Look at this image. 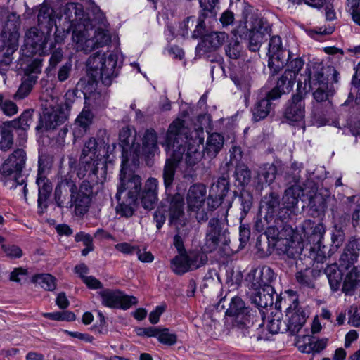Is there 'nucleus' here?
<instances>
[{
	"mask_svg": "<svg viewBox=\"0 0 360 360\" xmlns=\"http://www.w3.org/2000/svg\"><path fill=\"white\" fill-rule=\"evenodd\" d=\"M229 232L224 221L218 218H212L207 224L203 248L205 251L212 252L220 245H226L229 243Z\"/></svg>",
	"mask_w": 360,
	"mask_h": 360,
	"instance_id": "0eeeda50",
	"label": "nucleus"
},
{
	"mask_svg": "<svg viewBox=\"0 0 360 360\" xmlns=\"http://www.w3.org/2000/svg\"><path fill=\"white\" fill-rule=\"evenodd\" d=\"M64 16L70 23L68 28L77 27L79 24L85 22L86 19L89 18L84 14L82 5L80 4L68 3L64 8Z\"/></svg>",
	"mask_w": 360,
	"mask_h": 360,
	"instance_id": "2f4dec72",
	"label": "nucleus"
},
{
	"mask_svg": "<svg viewBox=\"0 0 360 360\" xmlns=\"http://www.w3.org/2000/svg\"><path fill=\"white\" fill-rule=\"evenodd\" d=\"M233 176L239 186H247L251 181L252 173L248 167L242 163H237Z\"/></svg>",
	"mask_w": 360,
	"mask_h": 360,
	"instance_id": "09e8293b",
	"label": "nucleus"
},
{
	"mask_svg": "<svg viewBox=\"0 0 360 360\" xmlns=\"http://www.w3.org/2000/svg\"><path fill=\"white\" fill-rule=\"evenodd\" d=\"M229 177L223 176L219 177L217 181L213 184L212 190L216 192V195L224 199L229 191Z\"/></svg>",
	"mask_w": 360,
	"mask_h": 360,
	"instance_id": "e2e57ef3",
	"label": "nucleus"
},
{
	"mask_svg": "<svg viewBox=\"0 0 360 360\" xmlns=\"http://www.w3.org/2000/svg\"><path fill=\"white\" fill-rule=\"evenodd\" d=\"M197 145L188 144L187 152L186 153V162L188 165L193 166L197 164L202 158V151L200 150V144L203 143V139L199 138L198 141H194Z\"/></svg>",
	"mask_w": 360,
	"mask_h": 360,
	"instance_id": "c03bdc74",
	"label": "nucleus"
},
{
	"mask_svg": "<svg viewBox=\"0 0 360 360\" xmlns=\"http://www.w3.org/2000/svg\"><path fill=\"white\" fill-rule=\"evenodd\" d=\"M158 134L153 129L145 131L143 137L142 151L145 156L150 158L158 151Z\"/></svg>",
	"mask_w": 360,
	"mask_h": 360,
	"instance_id": "e433bc0d",
	"label": "nucleus"
},
{
	"mask_svg": "<svg viewBox=\"0 0 360 360\" xmlns=\"http://www.w3.org/2000/svg\"><path fill=\"white\" fill-rule=\"evenodd\" d=\"M302 231L309 243L316 245L322 243L326 228L322 223H316L308 219L303 221Z\"/></svg>",
	"mask_w": 360,
	"mask_h": 360,
	"instance_id": "bb28decb",
	"label": "nucleus"
},
{
	"mask_svg": "<svg viewBox=\"0 0 360 360\" xmlns=\"http://www.w3.org/2000/svg\"><path fill=\"white\" fill-rule=\"evenodd\" d=\"M279 207V195L274 192H271L262 198L259 206V213L261 215L266 214V218L276 221L281 220V216H279L278 218L276 217Z\"/></svg>",
	"mask_w": 360,
	"mask_h": 360,
	"instance_id": "cd10ccee",
	"label": "nucleus"
},
{
	"mask_svg": "<svg viewBox=\"0 0 360 360\" xmlns=\"http://www.w3.org/2000/svg\"><path fill=\"white\" fill-rule=\"evenodd\" d=\"M41 160L39 159V173L37 179L38 185V207L40 209L45 210L48 207V201L52 193L53 185L51 181L46 176L41 175L42 169L41 167Z\"/></svg>",
	"mask_w": 360,
	"mask_h": 360,
	"instance_id": "393cba45",
	"label": "nucleus"
},
{
	"mask_svg": "<svg viewBox=\"0 0 360 360\" xmlns=\"http://www.w3.org/2000/svg\"><path fill=\"white\" fill-rule=\"evenodd\" d=\"M169 202V224L174 227H186L188 219L184 213V199L180 193L169 195L167 197Z\"/></svg>",
	"mask_w": 360,
	"mask_h": 360,
	"instance_id": "4468645a",
	"label": "nucleus"
},
{
	"mask_svg": "<svg viewBox=\"0 0 360 360\" xmlns=\"http://www.w3.org/2000/svg\"><path fill=\"white\" fill-rule=\"evenodd\" d=\"M326 250L327 248L322 245V243L317 245H312L310 247V257H312V259L314 261V263L316 264V268H319V264H323L324 262L327 259L326 256Z\"/></svg>",
	"mask_w": 360,
	"mask_h": 360,
	"instance_id": "6e6d98bb",
	"label": "nucleus"
},
{
	"mask_svg": "<svg viewBox=\"0 0 360 360\" xmlns=\"http://www.w3.org/2000/svg\"><path fill=\"white\" fill-rule=\"evenodd\" d=\"M358 257L356 253L351 250L347 251V248L345 247L339 259L340 267L349 270L352 266H355L354 264L357 261Z\"/></svg>",
	"mask_w": 360,
	"mask_h": 360,
	"instance_id": "13d9d810",
	"label": "nucleus"
},
{
	"mask_svg": "<svg viewBox=\"0 0 360 360\" xmlns=\"http://www.w3.org/2000/svg\"><path fill=\"white\" fill-rule=\"evenodd\" d=\"M271 316L268 318L267 328L271 333L287 332L286 321H282V314L280 311L271 312Z\"/></svg>",
	"mask_w": 360,
	"mask_h": 360,
	"instance_id": "37998d69",
	"label": "nucleus"
},
{
	"mask_svg": "<svg viewBox=\"0 0 360 360\" xmlns=\"http://www.w3.org/2000/svg\"><path fill=\"white\" fill-rule=\"evenodd\" d=\"M295 73L292 71H285L277 79L276 85L270 91H266L270 98L279 99L283 94L290 93L295 82Z\"/></svg>",
	"mask_w": 360,
	"mask_h": 360,
	"instance_id": "b1692460",
	"label": "nucleus"
},
{
	"mask_svg": "<svg viewBox=\"0 0 360 360\" xmlns=\"http://www.w3.org/2000/svg\"><path fill=\"white\" fill-rule=\"evenodd\" d=\"M265 233L268 239L275 243V245L284 246L283 249H281L288 257L295 258L300 255L302 248L299 243L292 240L293 230L290 226H285L279 231L274 224H271Z\"/></svg>",
	"mask_w": 360,
	"mask_h": 360,
	"instance_id": "423d86ee",
	"label": "nucleus"
},
{
	"mask_svg": "<svg viewBox=\"0 0 360 360\" xmlns=\"http://www.w3.org/2000/svg\"><path fill=\"white\" fill-rule=\"evenodd\" d=\"M309 206L310 208L316 212L318 214L325 212L326 209V202L323 196L321 193H314L309 198Z\"/></svg>",
	"mask_w": 360,
	"mask_h": 360,
	"instance_id": "4d7b16f0",
	"label": "nucleus"
},
{
	"mask_svg": "<svg viewBox=\"0 0 360 360\" xmlns=\"http://www.w3.org/2000/svg\"><path fill=\"white\" fill-rule=\"evenodd\" d=\"M227 39L228 34L224 32H212L204 36L198 46L204 48L205 51H215L221 46Z\"/></svg>",
	"mask_w": 360,
	"mask_h": 360,
	"instance_id": "72a5a7b5",
	"label": "nucleus"
},
{
	"mask_svg": "<svg viewBox=\"0 0 360 360\" xmlns=\"http://www.w3.org/2000/svg\"><path fill=\"white\" fill-rule=\"evenodd\" d=\"M68 117V113L62 106L51 107L46 108L43 115L40 117L39 123L36 127V130L39 131L54 129L58 125L64 123Z\"/></svg>",
	"mask_w": 360,
	"mask_h": 360,
	"instance_id": "2eb2a0df",
	"label": "nucleus"
},
{
	"mask_svg": "<svg viewBox=\"0 0 360 360\" xmlns=\"http://www.w3.org/2000/svg\"><path fill=\"white\" fill-rule=\"evenodd\" d=\"M268 54L270 77H273L289 62L291 53L283 48L280 37L274 36L269 41Z\"/></svg>",
	"mask_w": 360,
	"mask_h": 360,
	"instance_id": "1a4fd4ad",
	"label": "nucleus"
},
{
	"mask_svg": "<svg viewBox=\"0 0 360 360\" xmlns=\"http://www.w3.org/2000/svg\"><path fill=\"white\" fill-rule=\"evenodd\" d=\"M85 164L79 167L77 176L84 179L79 188L76 186V214L84 215L90 207L92 198L96 195L103 188V183L99 182L98 177V167L89 161H85Z\"/></svg>",
	"mask_w": 360,
	"mask_h": 360,
	"instance_id": "f03ea898",
	"label": "nucleus"
},
{
	"mask_svg": "<svg viewBox=\"0 0 360 360\" xmlns=\"http://www.w3.org/2000/svg\"><path fill=\"white\" fill-rule=\"evenodd\" d=\"M76 183L69 174L61 178L54 191V200L58 207L75 208L76 212L75 200Z\"/></svg>",
	"mask_w": 360,
	"mask_h": 360,
	"instance_id": "9d476101",
	"label": "nucleus"
},
{
	"mask_svg": "<svg viewBox=\"0 0 360 360\" xmlns=\"http://www.w3.org/2000/svg\"><path fill=\"white\" fill-rule=\"evenodd\" d=\"M93 28L92 22L90 19H86L85 22L79 24L73 28L72 41L77 51H84L86 53L92 51L93 44L89 38V30Z\"/></svg>",
	"mask_w": 360,
	"mask_h": 360,
	"instance_id": "f3484780",
	"label": "nucleus"
},
{
	"mask_svg": "<svg viewBox=\"0 0 360 360\" xmlns=\"http://www.w3.org/2000/svg\"><path fill=\"white\" fill-rule=\"evenodd\" d=\"M243 15L245 22L237 27L236 33L240 38H248L250 50L255 52L259 49L263 41L267 40L271 29L266 20L254 15L249 16L246 8Z\"/></svg>",
	"mask_w": 360,
	"mask_h": 360,
	"instance_id": "7ed1b4c3",
	"label": "nucleus"
},
{
	"mask_svg": "<svg viewBox=\"0 0 360 360\" xmlns=\"http://www.w3.org/2000/svg\"><path fill=\"white\" fill-rule=\"evenodd\" d=\"M243 52V46L240 42L237 40H231L225 46L226 55L231 59L237 60L238 59Z\"/></svg>",
	"mask_w": 360,
	"mask_h": 360,
	"instance_id": "69168bd1",
	"label": "nucleus"
},
{
	"mask_svg": "<svg viewBox=\"0 0 360 360\" xmlns=\"http://www.w3.org/2000/svg\"><path fill=\"white\" fill-rule=\"evenodd\" d=\"M97 148L98 143L94 138H90L87 141H86L82 151L80 157L81 160L79 167L84 165L85 164V161L94 162V164L98 167V163L94 160L97 153Z\"/></svg>",
	"mask_w": 360,
	"mask_h": 360,
	"instance_id": "a19ab883",
	"label": "nucleus"
},
{
	"mask_svg": "<svg viewBox=\"0 0 360 360\" xmlns=\"http://www.w3.org/2000/svg\"><path fill=\"white\" fill-rule=\"evenodd\" d=\"M313 272L314 271L309 269L297 272L295 276L297 283L302 288H314L315 285L313 279Z\"/></svg>",
	"mask_w": 360,
	"mask_h": 360,
	"instance_id": "052dcab7",
	"label": "nucleus"
},
{
	"mask_svg": "<svg viewBox=\"0 0 360 360\" xmlns=\"http://www.w3.org/2000/svg\"><path fill=\"white\" fill-rule=\"evenodd\" d=\"M20 23V15L15 13H9L1 35L0 43H8L18 46Z\"/></svg>",
	"mask_w": 360,
	"mask_h": 360,
	"instance_id": "aec40b11",
	"label": "nucleus"
},
{
	"mask_svg": "<svg viewBox=\"0 0 360 360\" xmlns=\"http://www.w3.org/2000/svg\"><path fill=\"white\" fill-rule=\"evenodd\" d=\"M120 185L115 195L116 200L119 202L121 200V194L127 191V198L132 202H137L141 189V179L134 173L127 174L122 167L120 174Z\"/></svg>",
	"mask_w": 360,
	"mask_h": 360,
	"instance_id": "ddd939ff",
	"label": "nucleus"
},
{
	"mask_svg": "<svg viewBox=\"0 0 360 360\" xmlns=\"http://www.w3.org/2000/svg\"><path fill=\"white\" fill-rule=\"evenodd\" d=\"M277 168L274 164H265L259 167L257 173L259 184H271L276 178Z\"/></svg>",
	"mask_w": 360,
	"mask_h": 360,
	"instance_id": "a18cd8bd",
	"label": "nucleus"
},
{
	"mask_svg": "<svg viewBox=\"0 0 360 360\" xmlns=\"http://www.w3.org/2000/svg\"><path fill=\"white\" fill-rule=\"evenodd\" d=\"M207 194L206 187L202 184H194L187 193V203L190 210L197 211L204 205Z\"/></svg>",
	"mask_w": 360,
	"mask_h": 360,
	"instance_id": "c756f323",
	"label": "nucleus"
},
{
	"mask_svg": "<svg viewBox=\"0 0 360 360\" xmlns=\"http://www.w3.org/2000/svg\"><path fill=\"white\" fill-rule=\"evenodd\" d=\"M300 181V176L295 174L293 176L294 184L285 189L283 196V204L288 210L294 209L302 197H304V190L297 183Z\"/></svg>",
	"mask_w": 360,
	"mask_h": 360,
	"instance_id": "7c9ffc66",
	"label": "nucleus"
},
{
	"mask_svg": "<svg viewBox=\"0 0 360 360\" xmlns=\"http://www.w3.org/2000/svg\"><path fill=\"white\" fill-rule=\"evenodd\" d=\"M239 200L241 205V213L240 219H244L252 206L253 196L247 190H243L240 192Z\"/></svg>",
	"mask_w": 360,
	"mask_h": 360,
	"instance_id": "bf43d9fd",
	"label": "nucleus"
},
{
	"mask_svg": "<svg viewBox=\"0 0 360 360\" xmlns=\"http://www.w3.org/2000/svg\"><path fill=\"white\" fill-rule=\"evenodd\" d=\"M346 271L347 273L343 279L342 291L346 295H351L360 285V270L358 266H352Z\"/></svg>",
	"mask_w": 360,
	"mask_h": 360,
	"instance_id": "f704fd0d",
	"label": "nucleus"
},
{
	"mask_svg": "<svg viewBox=\"0 0 360 360\" xmlns=\"http://www.w3.org/2000/svg\"><path fill=\"white\" fill-rule=\"evenodd\" d=\"M159 181L156 178L149 177L145 181L139 197L143 207L147 210H153L158 201Z\"/></svg>",
	"mask_w": 360,
	"mask_h": 360,
	"instance_id": "a211bd4d",
	"label": "nucleus"
},
{
	"mask_svg": "<svg viewBox=\"0 0 360 360\" xmlns=\"http://www.w3.org/2000/svg\"><path fill=\"white\" fill-rule=\"evenodd\" d=\"M309 86L312 89H316L313 93V96L316 102L321 103L328 101L329 104H331L329 98L333 95V91L328 89V84H317L312 87L310 85Z\"/></svg>",
	"mask_w": 360,
	"mask_h": 360,
	"instance_id": "5fc2aeb1",
	"label": "nucleus"
},
{
	"mask_svg": "<svg viewBox=\"0 0 360 360\" xmlns=\"http://www.w3.org/2000/svg\"><path fill=\"white\" fill-rule=\"evenodd\" d=\"M137 202H131L129 198L125 201L119 202V205L116 207L117 213L125 217H131L134 213V207L136 206Z\"/></svg>",
	"mask_w": 360,
	"mask_h": 360,
	"instance_id": "338daca9",
	"label": "nucleus"
},
{
	"mask_svg": "<svg viewBox=\"0 0 360 360\" xmlns=\"http://www.w3.org/2000/svg\"><path fill=\"white\" fill-rule=\"evenodd\" d=\"M53 13V11L51 7L46 5H42L39 8L37 15L39 25L44 26L51 30L55 23Z\"/></svg>",
	"mask_w": 360,
	"mask_h": 360,
	"instance_id": "8fccbe9b",
	"label": "nucleus"
},
{
	"mask_svg": "<svg viewBox=\"0 0 360 360\" xmlns=\"http://www.w3.org/2000/svg\"><path fill=\"white\" fill-rule=\"evenodd\" d=\"M120 141L124 150H134L136 152L139 149V143H136V131L129 127H124L120 132Z\"/></svg>",
	"mask_w": 360,
	"mask_h": 360,
	"instance_id": "ea45409f",
	"label": "nucleus"
},
{
	"mask_svg": "<svg viewBox=\"0 0 360 360\" xmlns=\"http://www.w3.org/2000/svg\"><path fill=\"white\" fill-rule=\"evenodd\" d=\"M352 87L351 89L350 93L349 94L348 98L345 101L343 105H349L350 102L354 101V94H356L355 103L356 104L360 103V77L354 75L352 80Z\"/></svg>",
	"mask_w": 360,
	"mask_h": 360,
	"instance_id": "0e129e2a",
	"label": "nucleus"
},
{
	"mask_svg": "<svg viewBox=\"0 0 360 360\" xmlns=\"http://www.w3.org/2000/svg\"><path fill=\"white\" fill-rule=\"evenodd\" d=\"M91 41H92V51H94L108 45L111 42V36L108 30L98 28L95 30L94 36L91 37Z\"/></svg>",
	"mask_w": 360,
	"mask_h": 360,
	"instance_id": "3c124183",
	"label": "nucleus"
},
{
	"mask_svg": "<svg viewBox=\"0 0 360 360\" xmlns=\"http://www.w3.org/2000/svg\"><path fill=\"white\" fill-rule=\"evenodd\" d=\"M32 282L38 283L45 290L53 291L56 288V278L49 274L34 275L32 278Z\"/></svg>",
	"mask_w": 360,
	"mask_h": 360,
	"instance_id": "864d4df0",
	"label": "nucleus"
},
{
	"mask_svg": "<svg viewBox=\"0 0 360 360\" xmlns=\"http://www.w3.org/2000/svg\"><path fill=\"white\" fill-rule=\"evenodd\" d=\"M235 85L243 92L245 100L249 98L252 79L249 74H242L232 78Z\"/></svg>",
	"mask_w": 360,
	"mask_h": 360,
	"instance_id": "603ef678",
	"label": "nucleus"
},
{
	"mask_svg": "<svg viewBox=\"0 0 360 360\" xmlns=\"http://www.w3.org/2000/svg\"><path fill=\"white\" fill-rule=\"evenodd\" d=\"M117 56L110 53L106 57L105 53L96 52L89 56L86 63L88 74L95 82L101 80L105 86L111 84L112 79L116 77Z\"/></svg>",
	"mask_w": 360,
	"mask_h": 360,
	"instance_id": "39448f33",
	"label": "nucleus"
},
{
	"mask_svg": "<svg viewBox=\"0 0 360 360\" xmlns=\"http://www.w3.org/2000/svg\"><path fill=\"white\" fill-rule=\"evenodd\" d=\"M342 268L338 267L337 264L328 265L324 269V274L326 275L330 288L333 291H337L342 286L343 273Z\"/></svg>",
	"mask_w": 360,
	"mask_h": 360,
	"instance_id": "4c0bfd02",
	"label": "nucleus"
},
{
	"mask_svg": "<svg viewBox=\"0 0 360 360\" xmlns=\"http://www.w3.org/2000/svg\"><path fill=\"white\" fill-rule=\"evenodd\" d=\"M299 349L303 353H319L324 349L327 345V339L315 340L311 335H303L297 340Z\"/></svg>",
	"mask_w": 360,
	"mask_h": 360,
	"instance_id": "473e14b6",
	"label": "nucleus"
},
{
	"mask_svg": "<svg viewBox=\"0 0 360 360\" xmlns=\"http://www.w3.org/2000/svg\"><path fill=\"white\" fill-rule=\"evenodd\" d=\"M176 233L174 236L173 245L176 248L179 254L186 253L184 248L183 237L186 236L189 233V229L187 227H174Z\"/></svg>",
	"mask_w": 360,
	"mask_h": 360,
	"instance_id": "680f3d73",
	"label": "nucleus"
},
{
	"mask_svg": "<svg viewBox=\"0 0 360 360\" xmlns=\"http://www.w3.org/2000/svg\"><path fill=\"white\" fill-rule=\"evenodd\" d=\"M101 304L110 309H122L127 310L137 304L136 297L125 295L119 290L104 289L98 292Z\"/></svg>",
	"mask_w": 360,
	"mask_h": 360,
	"instance_id": "f8f14e48",
	"label": "nucleus"
},
{
	"mask_svg": "<svg viewBox=\"0 0 360 360\" xmlns=\"http://www.w3.org/2000/svg\"><path fill=\"white\" fill-rule=\"evenodd\" d=\"M27 155L22 148H16L8 155L0 167V180L5 186L15 189L25 184L22 172L25 167Z\"/></svg>",
	"mask_w": 360,
	"mask_h": 360,
	"instance_id": "20e7f679",
	"label": "nucleus"
},
{
	"mask_svg": "<svg viewBox=\"0 0 360 360\" xmlns=\"http://www.w3.org/2000/svg\"><path fill=\"white\" fill-rule=\"evenodd\" d=\"M171 269L177 275H183L191 271V266L188 264V254H179L171 260Z\"/></svg>",
	"mask_w": 360,
	"mask_h": 360,
	"instance_id": "49530a36",
	"label": "nucleus"
},
{
	"mask_svg": "<svg viewBox=\"0 0 360 360\" xmlns=\"http://www.w3.org/2000/svg\"><path fill=\"white\" fill-rule=\"evenodd\" d=\"M27 74L22 78V83L15 94L16 99H23L28 96L32 91L34 84L37 79V74L41 72V65L39 62H33L27 68Z\"/></svg>",
	"mask_w": 360,
	"mask_h": 360,
	"instance_id": "412c9836",
	"label": "nucleus"
},
{
	"mask_svg": "<svg viewBox=\"0 0 360 360\" xmlns=\"http://www.w3.org/2000/svg\"><path fill=\"white\" fill-rule=\"evenodd\" d=\"M305 104L302 94H296L288 101L284 110V117L289 121L300 122L304 117Z\"/></svg>",
	"mask_w": 360,
	"mask_h": 360,
	"instance_id": "4be33fe9",
	"label": "nucleus"
},
{
	"mask_svg": "<svg viewBox=\"0 0 360 360\" xmlns=\"http://www.w3.org/2000/svg\"><path fill=\"white\" fill-rule=\"evenodd\" d=\"M48 37L36 27L27 30L25 34V45L32 49L31 53L44 52Z\"/></svg>",
	"mask_w": 360,
	"mask_h": 360,
	"instance_id": "a878e982",
	"label": "nucleus"
},
{
	"mask_svg": "<svg viewBox=\"0 0 360 360\" xmlns=\"http://www.w3.org/2000/svg\"><path fill=\"white\" fill-rule=\"evenodd\" d=\"M94 115L89 110L84 109L77 116L75 122V128L78 127V131H75V134L77 133L78 136H82L86 132L92 123Z\"/></svg>",
	"mask_w": 360,
	"mask_h": 360,
	"instance_id": "79ce46f5",
	"label": "nucleus"
},
{
	"mask_svg": "<svg viewBox=\"0 0 360 360\" xmlns=\"http://www.w3.org/2000/svg\"><path fill=\"white\" fill-rule=\"evenodd\" d=\"M34 110H26L19 117L11 121H7L12 129L27 130L32 122Z\"/></svg>",
	"mask_w": 360,
	"mask_h": 360,
	"instance_id": "de8ad7c7",
	"label": "nucleus"
},
{
	"mask_svg": "<svg viewBox=\"0 0 360 360\" xmlns=\"http://www.w3.org/2000/svg\"><path fill=\"white\" fill-rule=\"evenodd\" d=\"M14 134L8 122L0 125V150L7 152L13 148Z\"/></svg>",
	"mask_w": 360,
	"mask_h": 360,
	"instance_id": "58836bf2",
	"label": "nucleus"
},
{
	"mask_svg": "<svg viewBox=\"0 0 360 360\" xmlns=\"http://www.w3.org/2000/svg\"><path fill=\"white\" fill-rule=\"evenodd\" d=\"M261 89L257 101L254 104L251 111L252 113V120L259 122L266 118L272 109V102L274 101L268 96V93Z\"/></svg>",
	"mask_w": 360,
	"mask_h": 360,
	"instance_id": "c85d7f7f",
	"label": "nucleus"
},
{
	"mask_svg": "<svg viewBox=\"0 0 360 360\" xmlns=\"http://www.w3.org/2000/svg\"><path fill=\"white\" fill-rule=\"evenodd\" d=\"M252 290L250 295V301L258 308L260 316L263 319L264 315L263 309L273 306L274 290L273 287H268Z\"/></svg>",
	"mask_w": 360,
	"mask_h": 360,
	"instance_id": "5701e85b",
	"label": "nucleus"
},
{
	"mask_svg": "<svg viewBox=\"0 0 360 360\" xmlns=\"http://www.w3.org/2000/svg\"><path fill=\"white\" fill-rule=\"evenodd\" d=\"M345 238V235L342 227L335 225L331 235L332 249L338 250L343 244Z\"/></svg>",
	"mask_w": 360,
	"mask_h": 360,
	"instance_id": "774afa93",
	"label": "nucleus"
},
{
	"mask_svg": "<svg viewBox=\"0 0 360 360\" xmlns=\"http://www.w3.org/2000/svg\"><path fill=\"white\" fill-rule=\"evenodd\" d=\"M256 311H253L246 306L245 302L238 296L231 299L229 307L226 309V314L235 317V324L238 327H249L255 321Z\"/></svg>",
	"mask_w": 360,
	"mask_h": 360,
	"instance_id": "9b49d317",
	"label": "nucleus"
},
{
	"mask_svg": "<svg viewBox=\"0 0 360 360\" xmlns=\"http://www.w3.org/2000/svg\"><path fill=\"white\" fill-rule=\"evenodd\" d=\"M224 139L219 133H212L207 139L206 146L203 149V155L210 158H215L223 148Z\"/></svg>",
	"mask_w": 360,
	"mask_h": 360,
	"instance_id": "c9c22d12",
	"label": "nucleus"
},
{
	"mask_svg": "<svg viewBox=\"0 0 360 360\" xmlns=\"http://www.w3.org/2000/svg\"><path fill=\"white\" fill-rule=\"evenodd\" d=\"M276 278L274 271L267 266L257 268L248 274L250 289L267 288Z\"/></svg>",
	"mask_w": 360,
	"mask_h": 360,
	"instance_id": "6ab92c4d",
	"label": "nucleus"
},
{
	"mask_svg": "<svg viewBox=\"0 0 360 360\" xmlns=\"http://www.w3.org/2000/svg\"><path fill=\"white\" fill-rule=\"evenodd\" d=\"M287 332L291 335L297 334L306 323V313L299 306L297 299H295L285 311Z\"/></svg>",
	"mask_w": 360,
	"mask_h": 360,
	"instance_id": "dca6fc26",
	"label": "nucleus"
},
{
	"mask_svg": "<svg viewBox=\"0 0 360 360\" xmlns=\"http://www.w3.org/2000/svg\"><path fill=\"white\" fill-rule=\"evenodd\" d=\"M339 72L334 66H324L321 63H311L307 65L304 79V84L311 87L317 84H328L329 80L338 82Z\"/></svg>",
	"mask_w": 360,
	"mask_h": 360,
	"instance_id": "6e6552de",
	"label": "nucleus"
},
{
	"mask_svg": "<svg viewBox=\"0 0 360 360\" xmlns=\"http://www.w3.org/2000/svg\"><path fill=\"white\" fill-rule=\"evenodd\" d=\"M184 120L176 119L169 125L166 134V150L170 151V158L167 159L163 169L162 177L165 192L167 193L171 189L176 172V169L183 159L186 151L184 144L185 140L188 139V129L184 125Z\"/></svg>",
	"mask_w": 360,
	"mask_h": 360,
	"instance_id": "f257e3e1",
	"label": "nucleus"
}]
</instances>
